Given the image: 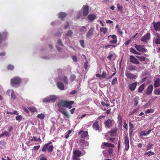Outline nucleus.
<instances>
[{
  "instance_id": "27",
  "label": "nucleus",
  "mask_w": 160,
  "mask_h": 160,
  "mask_svg": "<svg viewBox=\"0 0 160 160\" xmlns=\"http://www.w3.org/2000/svg\"><path fill=\"white\" fill-rule=\"evenodd\" d=\"M136 57L139 59L140 61H145L146 59L147 61L149 60L148 59L146 58L145 57L142 56H136Z\"/></svg>"
},
{
  "instance_id": "44",
  "label": "nucleus",
  "mask_w": 160,
  "mask_h": 160,
  "mask_svg": "<svg viewBox=\"0 0 160 160\" xmlns=\"http://www.w3.org/2000/svg\"><path fill=\"white\" fill-rule=\"evenodd\" d=\"M117 8L118 11H120L121 12H122V7L120 6L119 3L117 4Z\"/></svg>"
},
{
  "instance_id": "51",
  "label": "nucleus",
  "mask_w": 160,
  "mask_h": 160,
  "mask_svg": "<svg viewBox=\"0 0 160 160\" xmlns=\"http://www.w3.org/2000/svg\"><path fill=\"white\" fill-rule=\"evenodd\" d=\"M107 77V73L105 71L102 72V74L101 75V78H106Z\"/></svg>"
},
{
  "instance_id": "32",
  "label": "nucleus",
  "mask_w": 160,
  "mask_h": 160,
  "mask_svg": "<svg viewBox=\"0 0 160 160\" xmlns=\"http://www.w3.org/2000/svg\"><path fill=\"white\" fill-rule=\"evenodd\" d=\"M151 131H142L140 132V134L142 136H145L149 134Z\"/></svg>"
},
{
  "instance_id": "19",
  "label": "nucleus",
  "mask_w": 160,
  "mask_h": 160,
  "mask_svg": "<svg viewBox=\"0 0 160 160\" xmlns=\"http://www.w3.org/2000/svg\"><path fill=\"white\" fill-rule=\"evenodd\" d=\"M153 88V87L152 85H149L147 88L146 92V94L148 95L150 94L152 92Z\"/></svg>"
},
{
  "instance_id": "18",
  "label": "nucleus",
  "mask_w": 160,
  "mask_h": 160,
  "mask_svg": "<svg viewBox=\"0 0 160 160\" xmlns=\"http://www.w3.org/2000/svg\"><path fill=\"white\" fill-rule=\"evenodd\" d=\"M127 69L130 71H136L137 69L136 66L132 65H129L127 67Z\"/></svg>"
},
{
  "instance_id": "22",
  "label": "nucleus",
  "mask_w": 160,
  "mask_h": 160,
  "mask_svg": "<svg viewBox=\"0 0 160 160\" xmlns=\"http://www.w3.org/2000/svg\"><path fill=\"white\" fill-rule=\"evenodd\" d=\"M92 127L94 129L96 130H99V126L98 121H96L94 122L92 125Z\"/></svg>"
},
{
  "instance_id": "33",
  "label": "nucleus",
  "mask_w": 160,
  "mask_h": 160,
  "mask_svg": "<svg viewBox=\"0 0 160 160\" xmlns=\"http://www.w3.org/2000/svg\"><path fill=\"white\" fill-rule=\"evenodd\" d=\"M155 153L151 151H149L148 152H146L144 153V155L145 156H151L154 155Z\"/></svg>"
},
{
  "instance_id": "61",
  "label": "nucleus",
  "mask_w": 160,
  "mask_h": 160,
  "mask_svg": "<svg viewBox=\"0 0 160 160\" xmlns=\"http://www.w3.org/2000/svg\"><path fill=\"white\" fill-rule=\"evenodd\" d=\"M72 59L73 61L74 62H77V58L76 56H72Z\"/></svg>"
},
{
  "instance_id": "34",
  "label": "nucleus",
  "mask_w": 160,
  "mask_h": 160,
  "mask_svg": "<svg viewBox=\"0 0 160 160\" xmlns=\"http://www.w3.org/2000/svg\"><path fill=\"white\" fill-rule=\"evenodd\" d=\"M59 111L68 118H69V115L68 114L66 110H63L62 111L59 110Z\"/></svg>"
},
{
  "instance_id": "6",
  "label": "nucleus",
  "mask_w": 160,
  "mask_h": 160,
  "mask_svg": "<svg viewBox=\"0 0 160 160\" xmlns=\"http://www.w3.org/2000/svg\"><path fill=\"white\" fill-rule=\"evenodd\" d=\"M124 142L125 144V150L128 151L129 148V141L128 136L127 135L124 137Z\"/></svg>"
},
{
  "instance_id": "28",
  "label": "nucleus",
  "mask_w": 160,
  "mask_h": 160,
  "mask_svg": "<svg viewBox=\"0 0 160 160\" xmlns=\"http://www.w3.org/2000/svg\"><path fill=\"white\" fill-rule=\"evenodd\" d=\"M41 141V139L40 137L38 138L36 137H33L29 141V143H30L31 141Z\"/></svg>"
},
{
  "instance_id": "64",
  "label": "nucleus",
  "mask_w": 160,
  "mask_h": 160,
  "mask_svg": "<svg viewBox=\"0 0 160 160\" xmlns=\"http://www.w3.org/2000/svg\"><path fill=\"white\" fill-rule=\"evenodd\" d=\"M23 109L27 113H29V110L28 109H27L25 107H24L23 108Z\"/></svg>"
},
{
  "instance_id": "39",
  "label": "nucleus",
  "mask_w": 160,
  "mask_h": 160,
  "mask_svg": "<svg viewBox=\"0 0 160 160\" xmlns=\"http://www.w3.org/2000/svg\"><path fill=\"white\" fill-rule=\"evenodd\" d=\"M50 101H55L57 99V98L55 96H50L49 97Z\"/></svg>"
},
{
  "instance_id": "7",
  "label": "nucleus",
  "mask_w": 160,
  "mask_h": 160,
  "mask_svg": "<svg viewBox=\"0 0 160 160\" xmlns=\"http://www.w3.org/2000/svg\"><path fill=\"white\" fill-rule=\"evenodd\" d=\"M89 7L88 5H84L82 8L83 15L84 16H87L89 12Z\"/></svg>"
},
{
  "instance_id": "53",
  "label": "nucleus",
  "mask_w": 160,
  "mask_h": 160,
  "mask_svg": "<svg viewBox=\"0 0 160 160\" xmlns=\"http://www.w3.org/2000/svg\"><path fill=\"white\" fill-rule=\"evenodd\" d=\"M154 112V110L152 109H148L145 112V113H153Z\"/></svg>"
},
{
  "instance_id": "38",
  "label": "nucleus",
  "mask_w": 160,
  "mask_h": 160,
  "mask_svg": "<svg viewBox=\"0 0 160 160\" xmlns=\"http://www.w3.org/2000/svg\"><path fill=\"white\" fill-rule=\"evenodd\" d=\"M154 93L156 95H160V88H156L154 91Z\"/></svg>"
},
{
  "instance_id": "20",
  "label": "nucleus",
  "mask_w": 160,
  "mask_h": 160,
  "mask_svg": "<svg viewBox=\"0 0 160 160\" xmlns=\"http://www.w3.org/2000/svg\"><path fill=\"white\" fill-rule=\"evenodd\" d=\"M81 153V152L78 150H74L73 152V156L79 157Z\"/></svg>"
},
{
  "instance_id": "12",
  "label": "nucleus",
  "mask_w": 160,
  "mask_h": 160,
  "mask_svg": "<svg viewBox=\"0 0 160 160\" xmlns=\"http://www.w3.org/2000/svg\"><path fill=\"white\" fill-rule=\"evenodd\" d=\"M110 37H111L112 39L110 40L109 42L111 44H116L117 42V40L116 35L113 34L112 35H109L108 36V38H110Z\"/></svg>"
},
{
  "instance_id": "21",
  "label": "nucleus",
  "mask_w": 160,
  "mask_h": 160,
  "mask_svg": "<svg viewBox=\"0 0 160 160\" xmlns=\"http://www.w3.org/2000/svg\"><path fill=\"white\" fill-rule=\"evenodd\" d=\"M79 133L81 134V137L82 138H85L88 136V132L87 131H80Z\"/></svg>"
},
{
  "instance_id": "14",
  "label": "nucleus",
  "mask_w": 160,
  "mask_h": 160,
  "mask_svg": "<svg viewBox=\"0 0 160 160\" xmlns=\"http://www.w3.org/2000/svg\"><path fill=\"white\" fill-rule=\"evenodd\" d=\"M137 84V82L130 84L129 86V89L132 91H134L136 87Z\"/></svg>"
},
{
  "instance_id": "15",
  "label": "nucleus",
  "mask_w": 160,
  "mask_h": 160,
  "mask_svg": "<svg viewBox=\"0 0 160 160\" xmlns=\"http://www.w3.org/2000/svg\"><path fill=\"white\" fill-rule=\"evenodd\" d=\"M105 146L107 147L113 148L114 147V145L113 144L109 143L108 142H103L101 145L102 148H105Z\"/></svg>"
},
{
  "instance_id": "31",
  "label": "nucleus",
  "mask_w": 160,
  "mask_h": 160,
  "mask_svg": "<svg viewBox=\"0 0 160 160\" xmlns=\"http://www.w3.org/2000/svg\"><path fill=\"white\" fill-rule=\"evenodd\" d=\"M153 42L157 44H160V38H154L153 39Z\"/></svg>"
},
{
  "instance_id": "59",
  "label": "nucleus",
  "mask_w": 160,
  "mask_h": 160,
  "mask_svg": "<svg viewBox=\"0 0 160 160\" xmlns=\"http://www.w3.org/2000/svg\"><path fill=\"white\" fill-rule=\"evenodd\" d=\"M118 126L119 129H122V122H118Z\"/></svg>"
},
{
  "instance_id": "1",
  "label": "nucleus",
  "mask_w": 160,
  "mask_h": 160,
  "mask_svg": "<svg viewBox=\"0 0 160 160\" xmlns=\"http://www.w3.org/2000/svg\"><path fill=\"white\" fill-rule=\"evenodd\" d=\"M74 103V102L72 101H68L61 100L57 103V105L59 109L62 107H66L70 109L72 108V105Z\"/></svg>"
},
{
  "instance_id": "16",
  "label": "nucleus",
  "mask_w": 160,
  "mask_h": 160,
  "mask_svg": "<svg viewBox=\"0 0 160 160\" xmlns=\"http://www.w3.org/2000/svg\"><path fill=\"white\" fill-rule=\"evenodd\" d=\"M79 144L82 146H88L89 144L88 142L84 139H81L79 141Z\"/></svg>"
},
{
  "instance_id": "2",
  "label": "nucleus",
  "mask_w": 160,
  "mask_h": 160,
  "mask_svg": "<svg viewBox=\"0 0 160 160\" xmlns=\"http://www.w3.org/2000/svg\"><path fill=\"white\" fill-rule=\"evenodd\" d=\"M51 143V142L46 144L42 149V151L45 152L46 150H47L48 152H52L53 149V146L52 145H50Z\"/></svg>"
},
{
  "instance_id": "17",
  "label": "nucleus",
  "mask_w": 160,
  "mask_h": 160,
  "mask_svg": "<svg viewBox=\"0 0 160 160\" xmlns=\"http://www.w3.org/2000/svg\"><path fill=\"white\" fill-rule=\"evenodd\" d=\"M67 15L66 13L64 12H61L58 14V18L63 20Z\"/></svg>"
},
{
  "instance_id": "55",
  "label": "nucleus",
  "mask_w": 160,
  "mask_h": 160,
  "mask_svg": "<svg viewBox=\"0 0 160 160\" xmlns=\"http://www.w3.org/2000/svg\"><path fill=\"white\" fill-rule=\"evenodd\" d=\"M129 130H131L134 128V126L133 123L131 122H129Z\"/></svg>"
},
{
  "instance_id": "30",
  "label": "nucleus",
  "mask_w": 160,
  "mask_h": 160,
  "mask_svg": "<svg viewBox=\"0 0 160 160\" xmlns=\"http://www.w3.org/2000/svg\"><path fill=\"white\" fill-rule=\"evenodd\" d=\"M145 88V84H142L138 88V92L139 93H141Z\"/></svg>"
},
{
  "instance_id": "41",
  "label": "nucleus",
  "mask_w": 160,
  "mask_h": 160,
  "mask_svg": "<svg viewBox=\"0 0 160 160\" xmlns=\"http://www.w3.org/2000/svg\"><path fill=\"white\" fill-rule=\"evenodd\" d=\"M37 117L40 119H43L45 118V115L43 113H41L38 115Z\"/></svg>"
},
{
  "instance_id": "3",
  "label": "nucleus",
  "mask_w": 160,
  "mask_h": 160,
  "mask_svg": "<svg viewBox=\"0 0 160 160\" xmlns=\"http://www.w3.org/2000/svg\"><path fill=\"white\" fill-rule=\"evenodd\" d=\"M21 82V79L17 77L13 78L11 80V84L14 85H18Z\"/></svg>"
},
{
  "instance_id": "4",
  "label": "nucleus",
  "mask_w": 160,
  "mask_h": 160,
  "mask_svg": "<svg viewBox=\"0 0 160 160\" xmlns=\"http://www.w3.org/2000/svg\"><path fill=\"white\" fill-rule=\"evenodd\" d=\"M135 48L139 52H147V49L144 48L143 45H135Z\"/></svg>"
},
{
  "instance_id": "35",
  "label": "nucleus",
  "mask_w": 160,
  "mask_h": 160,
  "mask_svg": "<svg viewBox=\"0 0 160 160\" xmlns=\"http://www.w3.org/2000/svg\"><path fill=\"white\" fill-rule=\"evenodd\" d=\"M130 50L131 52H132L133 53L138 55H140L141 54V53L138 52H137L134 49L132 48H130Z\"/></svg>"
},
{
  "instance_id": "58",
  "label": "nucleus",
  "mask_w": 160,
  "mask_h": 160,
  "mask_svg": "<svg viewBox=\"0 0 160 160\" xmlns=\"http://www.w3.org/2000/svg\"><path fill=\"white\" fill-rule=\"evenodd\" d=\"M72 131H68V133L65 135V138H67L69 136V134L71 133Z\"/></svg>"
},
{
  "instance_id": "11",
  "label": "nucleus",
  "mask_w": 160,
  "mask_h": 160,
  "mask_svg": "<svg viewBox=\"0 0 160 160\" xmlns=\"http://www.w3.org/2000/svg\"><path fill=\"white\" fill-rule=\"evenodd\" d=\"M130 62L133 63L138 64L139 62L134 56L131 55L130 57Z\"/></svg>"
},
{
  "instance_id": "49",
  "label": "nucleus",
  "mask_w": 160,
  "mask_h": 160,
  "mask_svg": "<svg viewBox=\"0 0 160 160\" xmlns=\"http://www.w3.org/2000/svg\"><path fill=\"white\" fill-rule=\"evenodd\" d=\"M118 122H122V118L120 115H118Z\"/></svg>"
},
{
  "instance_id": "24",
  "label": "nucleus",
  "mask_w": 160,
  "mask_h": 160,
  "mask_svg": "<svg viewBox=\"0 0 160 160\" xmlns=\"http://www.w3.org/2000/svg\"><path fill=\"white\" fill-rule=\"evenodd\" d=\"M94 29L93 28H91L88 31L86 35L87 38H90L93 35V32Z\"/></svg>"
},
{
  "instance_id": "5",
  "label": "nucleus",
  "mask_w": 160,
  "mask_h": 160,
  "mask_svg": "<svg viewBox=\"0 0 160 160\" xmlns=\"http://www.w3.org/2000/svg\"><path fill=\"white\" fill-rule=\"evenodd\" d=\"M125 75L129 79H135L137 77L136 75L129 72L127 69L125 71Z\"/></svg>"
},
{
  "instance_id": "43",
  "label": "nucleus",
  "mask_w": 160,
  "mask_h": 160,
  "mask_svg": "<svg viewBox=\"0 0 160 160\" xmlns=\"http://www.w3.org/2000/svg\"><path fill=\"white\" fill-rule=\"evenodd\" d=\"M73 34V32H72V31L71 30H69L68 32H67V33L66 35V37H67V36H69V37H70L72 36V34Z\"/></svg>"
},
{
  "instance_id": "46",
  "label": "nucleus",
  "mask_w": 160,
  "mask_h": 160,
  "mask_svg": "<svg viewBox=\"0 0 160 160\" xmlns=\"http://www.w3.org/2000/svg\"><path fill=\"white\" fill-rule=\"evenodd\" d=\"M15 118L17 121H20L22 119V117L20 115H17L16 117Z\"/></svg>"
},
{
  "instance_id": "23",
  "label": "nucleus",
  "mask_w": 160,
  "mask_h": 160,
  "mask_svg": "<svg viewBox=\"0 0 160 160\" xmlns=\"http://www.w3.org/2000/svg\"><path fill=\"white\" fill-rule=\"evenodd\" d=\"M57 85L58 88L61 90H63L64 89V86L63 84L60 82H58Z\"/></svg>"
},
{
  "instance_id": "26",
  "label": "nucleus",
  "mask_w": 160,
  "mask_h": 160,
  "mask_svg": "<svg viewBox=\"0 0 160 160\" xmlns=\"http://www.w3.org/2000/svg\"><path fill=\"white\" fill-rule=\"evenodd\" d=\"M154 86L155 88H156L160 86V80L159 79H157L155 81Z\"/></svg>"
},
{
  "instance_id": "13",
  "label": "nucleus",
  "mask_w": 160,
  "mask_h": 160,
  "mask_svg": "<svg viewBox=\"0 0 160 160\" xmlns=\"http://www.w3.org/2000/svg\"><path fill=\"white\" fill-rule=\"evenodd\" d=\"M59 79L61 81H63L65 84H68V78L66 76L62 75L61 76L59 77Z\"/></svg>"
},
{
  "instance_id": "56",
  "label": "nucleus",
  "mask_w": 160,
  "mask_h": 160,
  "mask_svg": "<svg viewBox=\"0 0 160 160\" xmlns=\"http://www.w3.org/2000/svg\"><path fill=\"white\" fill-rule=\"evenodd\" d=\"M12 93L11 94V96L12 98L14 99H15L16 98V96L15 94L14 93L13 90H12Z\"/></svg>"
},
{
  "instance_id": "29",
  "label": "nucleus",
  "mask_w": 160,
  "mask_h": 160,
  "mask_svg": "<svg viewBox=\"0 0 160 160\" xmlns=\"http://www.w3.org/2000/svg\"><path fill=\"white\" fill-rule=\"evenodd\" d=\"M116 131H111L109 132H108V136L110 135L111 137L113 136H115L116 135Z\"/></svg>"
},
{
  "instance_id": "40",
  "label": "nucleus",
  "mask_w": 160,
  "mask_h": 160,
  "mask_svg": "<svg viewBox=\"0 0 160 160\" xmlns=\"http://www.w3.org/2000/svg\"><path fill=\"white\" fill-rule=\"evenodd\" d=\"M29 110L32 112H35L37 111V110L34 107H29L28 108Z\"/></svg>"
},
{
  "instance_id": "57",
  "label": "nucleus",
  "mask_w": 160,
  "mask_h": 160,
  "mask_svg": "<svg viewBox=\"0 0 160 160\" xmlns=\"http://www.w3.org/2000/svg\"><path fill=\"white\" fill-rule=\"evenodd\" d=\"M76 76L74 75H72L70 77V80L72 81H73L76 78Z\"/></svg>"
},
{
  "instance_id": "9",
  "label": "nucleus",
  "mask_w": 160,
  "mask_h": 160,
  "mask_svg": "<svg viewBox=\"0 0 160 160\" xmlns=\"http://www.w3.org/2000/svg\"><path fill=\"white\" fill-rule=\"evenodd\" d=\"M150 33L149 32L147 33L142 36L141 39L142 42H147V41L149 39L150 37Z\"/></svg>"
},
{
  "instance_id": "37",
  "label": "nucleus",
  "mask_w": 160,
  "mask_h": 160,
  "mask_svg": "<svg viewBox=\"0 0 160 160\" xmlns=\"http://www.w3.org/2000/svg\"><path fill=\"white\" fill-rule=\"evenodd\" d=\"M153 144L151 143H149L146 146V150H148L152 149L153 147Z\"/></svg>"
},
{
  "instance_id": "42",
  "label": "nucleus",
  "mask_w": 160,
  "mask_h": 160,
  "mask_svg": "<svg viewBox=\"0 0 160 160\" xmlns=\"http://www.w3.org/2000/svg\"><path fill=\"white\" fill-rule=\"evenodd\" d=\"M138 97H135L134 98V104L135 106H136L138 105Z\"/></svg>"
},
{
  "instance_id": "47",
  "label": "nucleus",
  "mask_w": 160,
  "mask_h": 160,
  "mask_svg": "<svg viewBox=\"0 0 160 160\" xmlns=\"http://www.w3.org/2000/svg\"><path fill=\"white\" fill-rule=\"evenodd\" d=\"M43 102L48 103L50 102L49 97L46 98L42 100Z\"/></svg>"
},
{
  "instance_id": "45",
  "label": "nucleus",
  "mask_w": 160,
  "mask_h": 160,
  "mask_svg": "<svg viewBox=\"0 0 160 160\" xmlns=\"http://www.w3.org/2000/svg\"><path fill=\"white\" fill-rule=\"evenodd\" d=\"M111 47H116V46L114 45H110V44H108V45H107L104 46V47L105 49H107L108 48H110Z\"/></svg>"
},
{
  "instance_id": "8",
  "label": "nucleus",
  "mask_w": 160,
  "mask_h": 160,
  "mask_svg": "<svg viewBox=\"0 0 160 160\" xmlns=\"http://www.w3.org/2000/svg\"><path fill=\"white\" fill-rule=\"evenodd\" d=\"M152 24L153 25L154 29L155 31H160V21L157 22H153L152 23Z\"/></svg>"
},
{
  "instance_id": "54",
  "label": "nucleus",
  "mask_w": 160,
  "mask_h": 160,
  "mask_svg": "<svg viewBox=\"0 0 160 160\" xmlns=\"http://www.w3.org/2000/svg\"><path fill=\"white\" fill-rule=\"evenodd\" d=\"M117 78L116 77L114 78L113 80H112V85H114L116 82H117Z\"/></svg>"
},
{
  "instance_id": "60",
  "label": "nucleus",
  "mask_w": 160,
  "mask_h": 160,
  "mask_svg": "<svg viewBox=\"0 0 160 160\" xmlns=\"http://www.w3.org/2000/svg\"><path fill=\"white\" fill-rule=\"evenodd\" d=\"M113 149L112 148H109L108 150V152L109 155H111L113 152Z\"/></svg>"
},
{
  "instance_id": "10",
  "label": "nucleus",
  "mask_w": 160,
  "mask_h": 160,
  "mask_svg": "<svg viewBox=\"0 0 160 160\" xmlns=\"http://www.w3.org/2000/svg\"><path fill=\"white\" fill-rule=\"evenodd\" d=\"M113 121L110 119H108L105 123V126L108 128H111L112 125Z\"/></svg>"
},
{
  "instance_id": "62",
  "label": "nucleus",
  "mask_w": 160,
  "mask_h": 160,
  "mask_svg": "<svg viewBox=\"0 0 160 160\" xmlns=\"http://www.w3.org/2000/svg\"><path fill=\"white\" fill-rule=\"evenodd\" d=\"M58 43L60 46H63V45L62 43V41L60 39H59L57 41Z\"/></svg>"
},
{
  "instance_id": "52",
  "label": "nucleus",
  "mask_w": 160,
  "mask_h": 160,
  "mask_svg": "<svg viewBox=\"0 0 160 160\" xmlns=\"http://www.w3.org/2000/svg\"><path fill=\"white\" fill-rule=\"evenodd\" d=\"M124 125H123V128L126 130L128 129V125L127 124L126 121L125 120H123Z\"/></svg>"
},
{
  "instance_id": "63",
  "label": "nucleus",
  "mask_w": 160,
  "mask_h": 160,
  "mask_svg": "<svg viewBox=\"0 0 160 160\" xmlns=\"http://www.w3.org/2000/svg\"><path fill=\"white\" fill-rule=\"evenodd\" d=\"M40 147V145H37L34 146L33 147V149L35 150H38L39 149Z\"/></svg>"
},
{
  "instance_id": "36",
  "label": "nucleus",
  "mask_w": 160,
  "mask_h": 160,
  "mask_svg": "<svg viewBox=\"0 0 160 160\" xmlns=\"http://www.w3.org/2000/svg\"><path fill=\"white\" fill-rule=\"evenodd\" d=\"M100 30L101 32H102L104 34L108 32V29L106 28H101Z\"/></svg>"
},
{
  "instance_id": "48",
  "label": "nucleus",
  "mask_w": 160,
  "mask_h": 160,
  "mask_svg": "<svg viewBox=\"0 0 160 160\" xmlns=\"http://www.w3.org/2000/svg\"><path fill=\"white\" fill-rule=\"evenodd\" d=\"M80 43L81 46L83 48L85 47V45H84V41L83 40H81L79 41Z\"/></svg>"
},
{
  "instance_id": "25",
  "label": "nucleus",
  "mask_w": 160,
  "mask_h": 160,
  "mask_svg": "<svg viewBox=\"0 0 160 160\" xmlns=\"http://www.w3.org/2000/svg\"><path fill=\"white\" fill-rule=\"evenodd\" d=\"M96 17V16L93 14H89L88 16V19L90 21H93Z\"/></svg>"
},
{
  "instance_id": "50",
  "label": "nucleus",
  "mask_w": 160,
  "mask_h": 160,
  "mask_svg": "<svg viewBox=\"0 0 160 160\" xmlns=\"http://www.w3.org/2000/svg\"><path fill=\"white\" fill-rule=\"evenodd\" d=\"M101 104L104 107H108L110 106L109 104L106 103L104 102H101Z\"/></svg>"
}]
</instances>
